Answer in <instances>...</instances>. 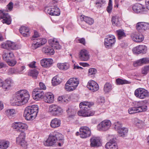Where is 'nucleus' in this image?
<instances>
[{"instance_id":"obj_36","label":"nucleus","mask_w":149,"mask_h":149,"mask_svg":"<svg viewBox=\"0 0 149 149\" xmlns=\"http://www.w3.org/2000/svg\"><path fill=\"white\" fill-rule=\"evenodd\" d=\"M67 84L69 83L73 86L76 89L79 83V81L77 78H72L70 79L67 81Z\"/></svg>"},{"instance_id":"obj_38","label":"nucleus","mask_w":149,"mask_h":149,"mask_svg":"<svg viewBox=\"0 0 149 149\" xmlns=\"http://www.w3.org/2000/svg\"><path fill=\"white\" fill-rule=\"evenodd\" d=\"M58 68L60 70H65L68 69L69 67V64L67 63H58L57 64Z\"/></svg>"},{"instance_id":"obj_18","label":"nucleus","mask_w":149,"mask_h":149,"mask_svg":"<svg viewBox=\"0 0 149 149\" xmlns=\"http://www.w3.org/2000/svg\"><path fill=\"white\" fill-rule=\"evenodd\" d=\"M25 134L24 132H21L18 136L16 138V142L23 147L26 145V142L25 141Z\"/></svg>"},{"instance_id":"obj_40","label":"nucleus","mask_w":149,"mask_h":149,"mask_svg":"<svg viewBox=\"0 0 149 149\" xmlns=\"http://www.w3.org/2000/svg\"><path fill=\"white\" fill-rule=\"evenodd\" d=\"M38 74V72L36 69L30 70L28 72V75L35 79L37 78Z\"/></svg>"},{"instance_id":"obj_28","label":"nucleus","mask_w":149,"mask_h":149,"mask_svg":"<svg viewBox=\"0 0 149 149\" xmlns=\"http://www.w3.org/2000/svg\"><path fill=\"white\" fill-rule=\"evenodd\" d=\"M148 63H149V58H145L134 62L133 65L134 67H136L141 65L144 64Z\"/></svg>"},{"instance_id":"obj_9","label":"nucleus","mask_w":149,"mask_h":149,"mask_svg":"<svg viewBox=\"0 0 149 149\" xmlns=\"http://www.w3.org/2000/svg\"><path fill=\"white\" fill-rule=\"evenodd\" d=\"M111 125V121L109 120H104L102 121L97 126L98 130L100 131H106L108 130Z\"/></svg>"},{"instance_id":"obj_4","label":"nucleus","mask_w":149,"mask_h":149,"mask_svg":"<svg viewBox=\"0 0 149 149\" xmlns=\"http://www.w3.org/2000/svg\"><path fill=\"white\" fill-rule=\"evenodd\" d=\"M13 7V3L10 2L7 6L6 10H0V19H3L1 22L3 23H5L8 25L11 24L12 19L10 16L7 12L11 11L12 10Z\"/></svg>"},{"instance_id":"obj_39","label":"nucleus","mask_w":149,"mask_h":149,"mask_svg":"<svg viewBox=\"0 0 149 149\" xmlns=\"http://www.w3.org/2000/svg\"><path fill=\"white\" fill-rule=\"evenodd\" d=\"M119 17L117 16H113L111 18V22L113 26H118L120 25V23L119 21Z\"/></svg>"},{"instance_id":"obj_47","label":"nucleus","mask_w":149,"mask_h":149,"mask_svg":"<svg viewBox=\"0 0 149 149\" xmlns=\"http://www.w3.org/2000/svg\"><path fill=\"white\" fill-rule=\"evenodd\" d=\"M9 142L7 141L1 142L0 145V148L1 149H6L9 146Z\"/></svg>"},{"instance_id":"obj_34","label":"nucleus","mask_w":149,"mask_h":149,"mask_svg":"<svg viewBox=\"0 0 149 149\" xmlns=\"http://www.w3.org/2000/svg\"><path fill=\"white\" fill-rule=\"evenodd\" d=\"M42 51L43 53L47 55H53L54 53V49L49 46L43 47L42 49Z\"/></svg>"},{"instance_id":"obj_52","label":"nucleus","mask_w":149,"mask_h":149,"mask_svg":"<svg viewBox=\"0 0 149 149\" xmlns=\"http://www.w3.org/2000/svg\"><path fill=\"white\" fill-rule=\"evenodd\" d=\"M143 22H139L136 24V29L138 31H143Z\"/></svg>"},{"instance_id":"obj_27","label":"nucleus","mask_w":149,"mask_h":149,"mask_svg":"<svg viewBox=\"0 0 149 149\" xmlns=\"http://www.w3.org/2000/svg\"><path fill=\"white\" fill-rule=\"evenodd\" d=\"M131 37L133 41L137 42H141L144 40L143 36L139 33L132 34Z\"/></svg>"},{"instance_id":"obj_46","label":"nucleus","mask_w":149,"mask_h":149,"mask_svg":"<svg viewBox=\"0 0 149 149\" xmlns=\"http://www.w3.org/2000/svg\"><path fill=\"white\" fill-rule=\"evenodd\" d=\"M117 32L118 39H121L126 36L125 34L123 31L120 30H117Z\"/></svg>"},{"instance_id":"obj_20","label":"nucleus","mask_w":149,"mask_h":149,"mask_svg":"<svg viewBox=\"0 0 149 149\" xmlns=\"http://www.w3.org/2000/svg\"><path fill=\"white\" fill-rule=\"evenodd\" d=\"M88 88L91 91L95 92L98 91L99 88L98 84L94 81H90L88 83Z\"/></svg>"},{"instance_id":"obj_37","label":"nucleus","mask_w":149,"mask_h":149,"mask_svg":"<svg viewBox=\"0 0 149 149\" xmlns=\"http://www.w3.org/2000/svg\"><path fill=\"white\" fill-rule=\"evenodd\" d=\"M112 89L111 84L109 82H107L104 85L103 90L105 93H107L111 92Z\"/></svg>"},{"instance_id":"obj_31","label":"nucleus","mask_w":149,"mask_h":149,"mask_svg":"<svg viewBox=\"0 0 149 149\" xmlns=\"http://www.w3.org/2000/svg\"><path fill=\"white\" fill-rule=\"evenodd\" d=\"M54 95L51 93L48 92L46 94L44 98L45 102L49 103H52L54 100Z\"/></svg>"},{"instance_id":"obj_41","label":"nucleus","mask_w":149,"mask_h":149,"mask_svg":"<svg viewBox=\"0 0 149 149\" xmlns=\"http://www.w3.org/2000/svg\"><path fill=\"white\" fill-rule=\"evenodd\" d=\"M52 85L55 86L61 83V80L59 77H55L52 79Z\"/></svg>"},{"instance_id":"obj_11","label":"nucleus","mask_w":149,"mask_h":149,"mask_svg":"<svg viewBox=\"0 0 149 149\" xmlns=\"http://www.w3.org/2000/svg\"><path fill=\"white\" fill-rule=\"evenodd\" d=\"M57 141L56 137L52 132L49 134L47 139L44 142V144L45 146H47L56 145H57Z\"/></svg>"},{"instance_id":"obj_45","label":"nucleus","mask_w":149,"mask_h":149,"mask_svg":"<svg viewBox=\"0 0 149 149\" xmlns=\"http://www.w3.org/2000/svg\"><path fill=\"white\" fill-rule=\"evenodd\" d=\"M65 89L66 91L69 92L73 91L75 89L73 86L70 85L69 83L68 84L67 82L65 85Z\"/></svg>"},{"instance_id":"obj_59","label":"nucleus","mask_w":149,"mask_h":149,"mask_svg":"<svg viewBox=\"0 0 149 149\" xmlns=\"http://www.w3.org/2000/svg\"><path fill=\"white\" fill-rule=\"evenodd\" d=\"M149 71V66L144 67L142 70V73L143 74L146 75Z\"/></svg>"},{"instance_id":"obj_25","label":"nucleus","mask_w":149,"mask_h":149,"mask_svg":"<svg viewBox=\"0 0 149 149\" xmlns=\"http://www.w3.org/2000/svg\"><path fill=\"white\" fill-rule=\"evenodd\" d=\"M49 44L52 47L56 49H60L61 48V46L59 45L58 41L56 38H52L48 40Z\"/></svg>"},{"instance_id":"obj_17","label":"nucleus","mask_w":149,"mask_h":149,"mask_svg":"<svg viewBox=\"0 0 149 149\" xmlns=\"http://www.w3.org/2000/svg\"><path fill=\"white\" fill-rule=\"evenodd\" d=\"M13 85L12 81L11 79H6L3 82L0 79V87H2L3 89L8 90L10 89Z\"/></svg>"},{"instance_id":"obj_10","label":"nucleus","mask_w":149,"mask_h":149,"mask_svg":"<svg viewBox=\"0 0 149 149\" xmlns=\"http://www.w3.org/2000/svg\"><path fill=\"white\" fill-rule=\"evenodd\" d=\"M148 102L146 100L140 101H135L133 103L134 106L140 112L146 111L147 108V107L145 104Z\"/></svg>"},{"instance_id":"obj_12","label":"nucleus","mask_w":149,"mask_h":149,"mask_svg":"<svg viewBox=\"0 0 149 149\" xmlns=\"http://www.w3.org/2000/svg\"><path fill=\"white\" fill-rule=\"evenodd\" d=\"M79 135L81 138L84 139L89 137L91 135L90 129L87 126H82L80 128Z\"/></svg>"},{"instance_id":"obj_19","label":"nucleus","mask_w":149,"mask_h":149,"mask_svg":"<svg viewBox=\"0 0 149 149\" xmlns=\"http://www.w3.org/2000/svg\"><path fill=\"white\" fill-rule=\"evenodd\" d=\"M33 96L34 99H37L43 97L44 91L39 88L34 89L32 92Z\"/></svg>"},{"instance_id":"obj_33","label":"nucleus","mask_w":149,"mask_h":149,"mask_svg":"<svg viewBox=\"0 0 149 149\" xmlns=\"http://www.w3.org/2000/svg\"><path fill=\"white\" fill-rule=\"evenodd\" d=\"M80 19L81 21H84L86 23L90 25L92 24L94 22V20L92 18L84 15H81Z\"/></svg>"},{"instance_id":"obj_64","label":"nucleus","mask_w":149,"mask_h":149,"mask_svg":"<svg viewBox=\"0 0 149 149\" xmlns=\"http://www.w3.org/2000/svg\"><path fill=\"white\" fill-rule=\"evenodd\" d=\"M40 89L42 90H45L46 89V87L45 84L42 82H40L39 84Z\"/></svg>"},{"instance_id":"obj_7","label":"nucleus","mask_w":149,"mask_h":149,"mask_svg":"<svg viewBox=\"0 0 149 149\" xmlns=\"http://www.w3.org/2000/svg\"><path fill=\"white\" fill-rule=\"evenodd\" d=\"M49 112L51 114L54 116H58L63 112V109L58 105L52 104L49 108Z\"/></svg>"},{"instance_id":"obj_42","label":"nucleus","mask_w":149,"mask_h":149,"mask_svg":"<svg viewBox=\"0 0 149 149\" xmlns=\"http://www.w3.org/2000/svg\"><path fill=\"white\" fill-rule=\"evenodd\" d=\"M116 81L117 85H123L124 84H130L131 82L129 81H127L125 79H122L118 78L116 80Z\"/></svg>"},{"instance_id":"obj_16","label":"nucleus","mask_w":149,"mask_h":149,"mask_svg":"<svg viewBox=\"0 0 149 149\" xmlns=\"http://www.w3.org/2000/svg\"><path fill=\"white\" fill-rule=\"evenodd\" d=\"M14 128L18 132H24L28 128L27 125L25 123L20 122H16L13 124Z\"/></svg>"},{"instance_id":"obj_60","label":"nucleus","mask_w":149,"mask_h":149,"mask_svg":"<svg viewBox=\"0 0 149 149\" xmlns=\"http://www.w3.org/2000/svg\"><path fill=\"white\" fill-rule=\"evenodd\" d=\"M75 41H76L77 42L79 43L82 44L84 45L85 44V39L84 38H82L80 39H78V38H76L75 40Z\"/></svg>"},{"instance_id":"obj_62","label":"nucleus","mask_w":149,"mask_h":149,"mask_svg":"<svg viewBox=\"0 0 149 149\" xmlns=\"http://www.w3.org/2000/svg\"><path fill=\"white\" fill-rule=\"evenodd\" d=\"M71 98L70 97V96L65 95L63 96V102H67L68 101L70 100Z\"/></svg>"},{"instance_id":"obj_54","label":"nucleus","mask_w":149,"mask_h":149,"mask_svg":"<svg viewBox=\"0 0 149 149\" xmlns=\"http://www.w3.org/2000/svg\"><path fill=\"white\" fill-rule=\"evenodd\" d=\"M134 124L137 126H139L143 124L142 121L139 119L137 118H135L133 121Z\"/></svg>"},{"instance_id":"obj_63","label":"nucleus","mask_w":149,"mask_h":149,"mask_svg":"<svg viewBox=\"0 0 149 149\" xmlns=\"http://www.w3.org/2000/svg\"><path fill=\"white\" fill-rule=\"evenodd\" d=\"M105 100L103 97H100L97 98V102L99 104L103 103L104 102Z\"/></svg>"},{"instance_id":"obj_15","label":"nucleus","mask_w":149,"mask_h":149,"mask_svg":"<svg viewBox=\"0 0 149 149\" xmlns=\"http://www.w3.org/2000/svg\"><path fill=\"white\" fill-rule=\"evenodd\" d=\"M79 59L81 61H87L90 59L89 52L85 49H82L79 52Z\"/></svg>"},{"instance_id":"obj_49","label":"nucleus","mask_w":149,"mask_h":149,"mask_svg":"<svg viewBox=\"0 0 149 149\" xmlns=\"http://www.w3.org/2000/svg\"><path fill=\"white\" fill-rule=\"evenodd\" d=\"M140 53H141L145 54L147 51V47L144 45H139Z\"/></svg>"},{"instance_id":"obj_6","label":"nucleus","mask_w":149,"mask_h":149,"mask_svg":"<svg viewBox=\"0 0 149 149\" xmlns=\"http://www.w3.org/2000/svg\"><path fill=\"white\" fill-rule=\"evenodd\" d=\"M134 94L136 97L143 99L149 96V92L145 89L139 88L136 90Z\"/></svg>"},{"instance_id":"obj_58","label":"nucleus","mask_w":149,"mask_h":149,"mask_svg":"<svg viewBox=\"0 0 149 149\" xmlns=\"http://www.w3.org/2000/svg\"><path fill=\"white\" fill-rule=\"evenodd\" d=\"M132 51L134 54H140L139 45L134 47Z\"/></svg>"},{"instance_id":"obj_56","label":"nucleus","mask_w":149,"mask_h":149,"mask_svg":"<svg viewBox=\"0 0 149 149\" xmlns=\"http://www.w3.org/2000/svg\"><path fill=\"white\" fill-rule=\"evenodd\" d=\"M105 3V0H97L95 2V4H97V6L99 7H101L102 5Z\"/></svg>"},{"instance_id":"obj_3","label":"nucleus","mask_w":149,"mask_h":149,"mask_svg":"<svg viewBox=\"0 0 149 149\" xmlns=\"http://www.w3.org/2000/svg\"><path fill=\"white\" fill-rule=\"evenodd\" d=\"M38 109V107L37 105L28 106L24 110V116L27 120L33 119L36 116Z\"/></svg>"},{"instance_id":"obj_57","label":"nucleus","mask_w":149,"mask_h":149,"mask_svg":"<svg viewBox=\"0 0 149 149\" xmlns=\"http://www.w3.org/2000/svg\"><path fill=\"white\" fill-rule=\"evenodd\" d=\"M143 31L149 29V23L143 22Z\"/></svg>"},{"instance_id":"obj_44","label":"nucleus","mask_w":149,"mask_h":149,"mask_svg":"<svg viewBox=\"0 0 149 149\" xmlns=\"http://www.w3.org/2000/svg\"><path fill=\"white\" fill-rule=\"evenodd\" d=\"M6 114L7 116L9 117L13 116L16 113V111L13 109H9L6 111Z\"/></svg>"},{"instance_id":"obj_32","label":"nucleus","mask_w":149,"mask_h":149,"mask_svg":"<svg viewBox=\"0 0 149 149\" xmlns=\"http://www.w3.org/2000/svg\"><path fill=\"white\" fill-rule=\"evenodd\" d=\"M61 124V120L58 118H55L51 120L50 125L51 127L55 128L59 127Z\"/></svg>"},{"instance_id":"obj_61","label":"nucleus","mask_w":149,"mask_h":149,"mask_svg":"<svg viewBox=\"0 0 149 149\" xmlns=\"http://www.w3.org/2000/svg\"><path fill=\"white\" fill-rule=\"evenodd\" d=\"M8 64L10 66H14L16 63L15 60H9L7 61Z\"/></svg>"},{"instance_id":"obj_29","label":"nucleus","mask_w":149,"mask_h":149,"mask_svg":"<svg viewBox=\"0 0 149 149\" xmlns=\"http://www.w3.org/2000/svg\"><path fill=\"white\" fill-rule=\"evenodd\" d=\"M148 63H149V58H145L134 62L133 65L134 67H136L141 65L144 64Z\"/></svg>"},{"instance_id":"obj_2","label":"nucleus","mask_w":149,"mask_h":149,"mask_svg":"<svg viewBox=\"0 0 149 149\" xmlns=\"http://www.w3.org/2000/svg\"><path fill=\"white\" fill-rule=\"evenodd\" d=\"M93 104V102H81L79 105V107L82 110L78 112V114L80 116L88 117L92 116L95 113L94 111L88 109Z\"/></svg>"},{"instance_id":"obj_22","label":"nucleus","mask_w":149,"mask_h":149,"mask_svg":"<svg viewBox=\"0 0 149 149\" xmlns=\"http://www.w3.org/2000/svg\"><path fill=\"white\" fill-rule=\"evenodd\" d=\"M90 145L91 147H95L101 146L102 145L101 140L99 137H93L91 138Z\"/></svg>"},{"instance_id":"obj_23","label":"nucleus","mask_w":149,"mask_h":149,"mask_svg":"<svg viewBox=\"0 0 149 149\" xmlns=\"http://www.w3.org/2000/svg\"><path fill=\"white\" fill-rule=\"evenodd\" d=\"M134 12L136 13H143L145 8L143 6L139 3H136L132 7Z\"/></svg>"},{"instance_id":"obj_1","label":"nucleus","mask_w":149,"mask_h":149,"mask_svg":"<svg viewBox=\"0 0 149 149\" xmlns=\"http://www.w3.org/2000/svg\"><path fill=\"white\" fill-rule=\"evenodd\" d=\"M29 97L30 95L27 90H22L15 93L14 100L18 105H22L28 102Z\"/></svg>"},{"instance_id":"obj_50","label":"nucleus","mask_w":149,"mask_h":149,"mask_svg":"<svg viewBox=\"0 0 149 149\" xmlns=\"http://www.w3.org/2000/svg\"><path fill=\"white\" fill-rule=\"evenodd\" d=\"M112 0H109L108 3V6L107 8V11L109 13H110L112 12Z\"/></svg>"},{"instance_id":"obj_21","label":"nucleus","mask_w":149,"mask_h":149,"mask_svg":"<svg viewBox=\"0 0 149 149\" xmlns=\"http://www.w3.org/2000/svg\"><path fill=\"white\" fill-rule=\"evenodd\" d=\"M121 125H119L118 124L115 125V128L117 130L118 133L121 136H124L126 135L128 132V129L125 127H122Z\"/></svg>"},{"instance_id":"obj_55","label":"nucleus","mask_w":149,"mask_h":149,"mask_svg":"<svg viewBox=\"0 0 149 149\" xmlns=\"http://www.w3.org/2000/svg\"><path fill=\"white\" fill-rule=\"evenodd\" d=\"M67 112L68 114L70 115L69 117H71L74 116L75 114L76 113V111L74 109H71L69 108L67 110Z\"/></svg>"},{"instance_id":"obj_24","label":"nucleus","mask_w":149,"mask_h":149,"mask_svg":"<svg viewBox=\"0 0 149 149\" xmlns=\"http://www.w3.org/2000/svg\"><path fill=\"white\" fill-rule=\"evenodd\" d=\"M116 139L113 138L107 142L105 146L107 149H118V146L116 143Z\"/></svg>"},{"instance_id":"obj_26","label":"nucleus","mask_w":149,"mask_h":149,"mask_svg":"<svg viewBox=\"0 0 149 149\" xmlns=\"http://www.w3.org/2000/svg\"><path fill=\"white\" fill-rule=\"evenodd\" d=\"M53 63V60L52 58H44L40 61V64L43 67L49 68Z\"/></svg>"},{"instance_id":"obj_53","label":"nucleus","mask_w":149,"mask_h":149,"mask_svg":"<svg viewBox=\"0 0 149 149\" xmlns=\"http://www.w3.org/2000/svg\"><path fill=\"white\" fill-rule=\"evenodd\" d=\"M96 72V69L93 68H91L88 70V74L89 75H93L95 74Z\"/></svg>"},{"instance_id":"obj_30","label":"nucleus","mask_w":149,"mask_h":149,"mask_svg":"<svg viewBox=\"0 0 149 149\" xmlns=\"http://www.w3.org/2000/svg\"><path fill=\"white\" fill-rule=\"evenodd\" d=\"M14 56L13 52H9L7 50H4L2 54V57L3 59L5 61H8L10 60V59L13 58Z\"/></svg>"},{"instance_id":"obj_14","label":"nucleus","mask_w":149,"mask_h":149,"mask_svg":"<svg viewBox=\"0 0 149 149\" xmlns=\"http://www.w3.org/2000/svg\"><path fill=\"white\" fill-rule=\"evenodd\" d=\"M47 41L46 39L45 38H39L35 40L32 43V48L33 49H36L45 44Z\"/></svg>"},{"instance_id":"obj_51","label":"nucleus","mask_w":149,"mask_h":149,"mask_svg":"<svg viewBox=\"0 0 149 149\" xmlns=\"http://www.w3.org/2000/svg\"><path fill=\"white\" fill-rule=\"evenodd\" d=\"M19 72L18 70L14 68H11L9 69L8 73L9 74H17Z\"/></svg>"},{"instance_id":"obj_5","label":"nucleus","mask_w":149,"mask_h":149,"mask_svg":"<svg viewBox=\"0 0 149 149\" xmlns=\"http://www.w3.org/2000/svg\"><path fill=\"white\" fill-rule=\"evenodd\" d=\"M57 2L53 0L48 4L49 8L47 9V12L51 15L58 16L60 13V10L56 6Z\"/></svg>"},{"instance_id":"obj_48","label":"nucleus","mask_w":149,"mask_h":149,"mask_svg":"<svg viewBox=\"0 0 149 149\" xmlns=\"http://www.w3.org/2000/svg\"><path fill=\"white\" fill-rule=\"evenodd\" d=\"M128 112L130 114H132L137 113L140 112L134 106V107L130 108L129 109Z\"/></svg>"},{"instance_id":"obj_13","label":"nucleus","mask_w":149,"mask_h":149,"mask_svg":"<svg viewBox=\"0 0 149 149\" xmlns=\"http://www.w3.org/2000/svg\"><path fill=\"white\" fill-rule=\"evenodd\" d=\"M2 48L6 49H16L18 47L17 45L13 42L10 41H7L1 45Z\"/></svg>"},{"instance_id":"obj_35","label":"nucleus","mask_w":149,"mask_h":149,"mask_svg":"<svg viewBox=\"0 0 149 149\" xmlns=\"http://www.w3.org/2000/svg\"><path fill=\"white\" fill-rule=\"evenodd\" d=\"M19 31L24 37H29L30 35L29 30L28 28L22 26L19 29Z\"/></svg>"},{"instance_id":"obj_43","label":"nucleus","mask_w":149,"mask_h":149,"mask_svg":"<svg viewBox=\"0 0 149 149\" xmlns=\"http://www.w3.org/2000/svg\"><path fill=\"white\" fill-rule=\"evenodd\" d=\"M55 137L57 141H61L62 142L63 141V135L60 133L57 132H53Z\"/></svg>"},{"instance_id":"obj_8","label":"nucleus","mask_w":149,"mask_h":149,"mask_svg":"<svg viewBox=\"0 0 149 149\" xmlns=\"http://www.w3.org/2000/svg\"><path fill=\"white\" fill-rule=\"evenodd\" d=\"M116 42V38L112 35H109L104 39V45L106 48H110Z\"/></svg>"}]
</instances>
